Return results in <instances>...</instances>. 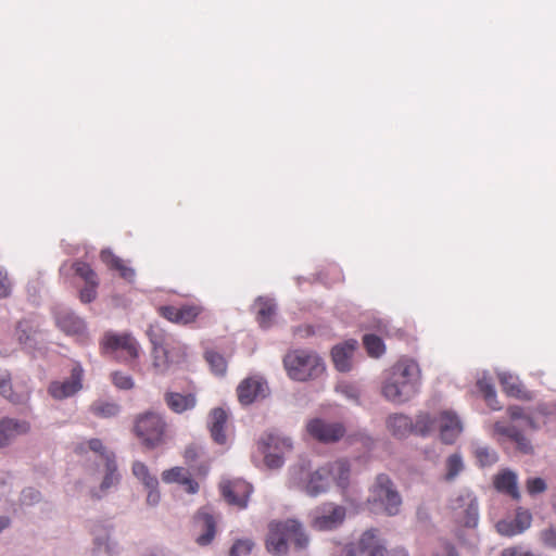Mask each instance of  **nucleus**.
<instances>
[{
	"label": "nucleus",
	"mask_w": 556,
	"mask_h": 556,
	"mask_svg": "<svg viewBox=\"0 0 556 556\" xmlns=\"http://www.w3.org/2000/svg\"><path fill=\"white\" fill-rule=\"evenodd\" d=\"M195 396L193 394L167 393L166 403L175 413H184L195 406Z\"/></svg>",
	"instance_id": "obj_35"
},
{
	"label": "nucleus",
	"mask_w": 556,
	"mask_h": 556,
	"mask_svg": "<svg viewBox=\"0 0 556 556\" xmlns=\"http://www.w3.org/2000/svg\"><path fill=\"white\" fill-rule=\"evenodd\" d=\"M535 413L549 416L556 413V404L555 403H539L535 407Z\"/></svg>",
	"instance_id": "obj_60"
},
{
	"label": "nucleus",
	"mask_w": 556,
	"mask_h": 556,
	"mask_svg": "<svg viewBox=\"0 0 556 556\" xmlns=\"http://www.w3.org/2000/svg\"><path fill=\"white\" fill-rule=\"evenodd\" d=\"M189 472L184 467H173L170 469L164 470L162 473V480L165 483H180L182 484Z\"/></svg>",
	"instance_id": "obj_44"
},
{
	"label": "nucleus",
	"mask_w": 556,
	"mask_h": 556,
	"mask_svg": "<svg viewBox=\"0 0 556 556\" xmlns=\"http://www.w3.org/2000/svg\"><path fill=\"white\" fill-rule=\"evenodd\" d=\"M386 427L396 439H405L413 432L412 419L402 413H394L387 417Z\"/></svg>",
	"instance_id": "obj_28"
},
{
	"label": "nucleus",
	"mask_w": 556,
	"mask_h": 556,
	"mask_svg": "<svg viewBox=\"0 0 556 556\" xmlns=\"http://www.w3.org/2000/svg\"><path fill=\"white\" fill-rule=\"evenodd\" d=\"M368 503L374 510H381L388 516H396L402 506V496L389 476L380 473L370 486Z\"/></svg>",
	"instance_id": "obj_7"
},
{
	"label": "nucleus",
	"mask_w": 556,
	"mask_h": 556,
	"mask_svg": "<svg viewBox=\"0 0 556 556\" xmlns=\"http://www.w3.org/2000/svg\"><path fill=\"white\" fill-rule=\"evenodd\" d=\"M11 293V282L8 278V274L0 271V298H7Z\"/></svg>",
	"instance_id": "obj_57"
},
{
	"label": "nucleus",
	"mask_w": 556,
	"mask_h": 556,
	"mask_svg": "<svg viewBox=\"0 0 556 556\" xmlns=\"http://www.w3.org/2000/svg\"><path fill=\"white\" fill-rule=\"evenodd\" d=\"M472 453L480 467H491L498 462L497 452L485 444L472 443Z\"/></svg>",
	"instance_id": "obj_34"
},
{
	"label": "nucleus",
	"mask_w": 556,
	"mask_h": 556,
	"mask_svg": "<svg viewBox=\"0 0 556 556\" xmlns=\"http://www.w3.org/2000/svg\"><path fill=\"white\" fill-rule=\"evenodd\" d=\"M293 447L289 437L277 433H267L258 441V450L264 456L268 469H279L285 464V454Z\"/></svg>",
	"instance_id": "obj_9"
},
{
	"label": "nucleus",
	"mask_w": 556,
	"mask_h": 556,
	"mask_svg": "<svg viewBox=\"0 0 556 556\" xmlns=\"http://www.w3.org/2000/svg\"><path fill=\"white\" fill-rule=\"evenodd\" d=\"M541 544L547 548L556 549V527L548 526L539 533Z\"/></svg>",
	"instance_id": "obj_46"
},
{
	"label": "nucleus",
	"mask_w": 556,
	"mask_h": 556,
	"mask_svg": "<svg viewBox=\"0 0 556 556\" xmlns=\"http://www.w3.org/2000/svg\"><path fill=\"white\" fill-rule=\"evenodd\" d=\"M307 433L315 440L329 444L336 443L345 434L341 422H331L321 418H313L306 424Z\"/></svg>",
	"instance_id": "obj_16"
},
{
	"label": "nucleus",
	"mask_w": 556,
	"mask_h": 556,
	"mask_svg": "<svg viewBox=\"0 0 556 556\" xmlns=\"http://www.w3.org/2000/svg\"><path fill=\"white\" fill-rule=\"evenodd\" d=\"M74 270L86 282H93L98 280L96 273L91 269V267L88 264L84 262H76L74 264Z\"/></svg>",
	"instance_id": "obj_50"
},
{
	"label": "nucleus",
	"mask_w": 556,
	"mask_h": 556,
	"mask_svg": "<svg viewBox=\"0 0 556 556\" xmlns=\"http://www.w3.org/2000/svg\"><path fill=\"white\" fill-rule=\"evenodd\" d=\"M514 520L516 522L517 531L520 534L530 528L532 522V515L529 510L518 509Z\"/></svg>",
	"instance_id": "obj_48"
},
{
	"label": "nucleus",
	"mask_w": 556,
	"mask_h": 556,
	"mask_svg": "<svg viewBox=\"0 0 556 556\" xmlns=\"http://www.w3.org/2000/svg\"><path fill=\"white\" fill-rule=\"evenodd\" d=\"M16 336L20 343L28 352L39 351L43 340L42 333L34 328L29 321H21L16 328Z\"/></svg>",
	"instance_id": "obj_24"
},
{
	"label": "nucleus",
	"mask_w": 556,
	"mask_h": 556,
	"mask_svg": "<svg viewBox=\"0 0 556 556\" xmlns=\"http://www.w3.org/2000/svg\"><path fill=\"white\" fill-rule=\"evenodd\" d=\"M287 485L289 489L300 491L309 497L325 494L331 488L330 478L325 466L314 469L307 460H301L289 468Z\"/></svg>",
	"instance_id": "obj_3"
},
{
	"label": "nucleus",
	"mask_w": 556,
	"mask_h": 556,
	"mask_svg": "<svg viewBox=\"0 0 556 556\" xmlns=\"http://www.w3.org/2000/svg\"><path fill=\"white\" fill-rule=\"evenodd\" d=\"M337 392L344 395L348 400L352 402L358 401V391L355 387L346 383H341L337 387Z\"/></svg>",
	"instance_id": "obj_56"
},
{
	"label": "nucleus",
	"mask_w": 556,
	"mask_h": 556,
	"mask_svg": "<svg viewBox=\"0 0 556 556\" xmlns=\"http://www.w3.org/2000/svg\"><path fill=\"white\" fill-rule=\"evenodd\" d=\"M90 451L99 456L97 472L102 476L99 486L90 489V496L94 500H101L110 491L117 486L121 475L117 470V464L113 452L109 451L100 439H90L87 441Z\"/></svg>",
	"instance_id": "obj_5"
},
{
	"label": "nucleus",
	"mask_w": 556,
	"mask_h": 556,
	"mask_svg": "<svg viewBox=\"0 0 556 556\" xmlns=\"http://www.w3.org/2000/svg\"><path fill=\"white\" fill-rule=\"evenodd\" d=\"M195 522L202 530V533L197 538V543L201 546L208 545L216 533V522L214 517L205 510H200L195 516Z\"/></svg>",
	"instance_id": "obj_30"
},
{
	"label": "nucleus",
	"mask_w": 556,
	"mask_h": 556,
	"mask_svg": "<svg viewBox=\"0 0 556 556\" xmlns=\"http://www.w3.org/2000/svg\"><path fill=\"white\" fill-rule=\"evenodd\" d=\"M502 556H535L532 552L522 547H508L502 552Z\"/></svg>",
	"instance_id": "obj_59"
},
{
	"label": "nucleus",
	"mask_w": 556,
	"mask_h": 556,
	"mask_svg": "<svg viewBox=\"0 0 556 556\" xmlns=\"http://www.w3.org/2000/svg\"><path fill=\"white\" fill-rule=\"evenodd\" d=\"M344 506L328 502L316 507L312 513V527L319 531H329L341 526L345 519Z\"/></svg>",
	"instance_id": "obj_13"
},
{
	"label": "nucleus",
	"mask_w": 556,
	"mask_h": 556,
	"mask_svg": "<svg viewBox=\"0 0 556 556\" xmlns=\"http://www.w3.org/2000/svg\"><path fill=\"white\" fill-rule=\"evenodd\" d=\"M101 260L108 266L117 269L124 279L128 281L134 279L135 270L130 267H127L119 257L112 253V251L103 250L101 252Z\"/></svg>",
	"instance_id": "obj_37"
},
{
	"label": "nucleus",
	"mask_w": 556,
	"mask_h": 556,
	"mask_svg": "<svg viewBox=\"0 0 556 556\" xmlns=\"http://www.w3.org/2000/svg\"><path fill=\"white\" fill-rule=\"evenodd\" d=\"M289 543H293L298 549H304L308 546L309 539L302 523L295 519L271 521L268 525L266 538L267 551L276 556L286 555Z\"/></svg>",
	"instance_id": "obj_4"
},
{
	"label": "nucleus",
	"mask_w": 556,
	"mask_h": 556,
	"mask_svg": "<svg viewBox=\"0 0 556 556\" xmlns=\"http://www.w3.org/2000/svg\"><path fill=\"white\" fill-rule=\"evenodd\" d=\"M337 556H357V548L353 544L344 545Z\"/></svg>",
	"instance_id": "obj_63"
},
{
	"label": "nucleus",
	"mask_w": 556,
	"mask_h": 556,
	"mask_svg": "<svg viewBox=\"0 0 556 556\" xmlns=\"http://www.w3.org/2000/svg\"><path fill=\"white\" fill-rule=\"evenodd\" d=\"M357 346V341L349 340L332 349V361L339 371H349L352 368V357Z\"/></svg>",
	"instance_id": "obj_27"
},
{
	"label": "nucleus",
	"mask_w": 556,
	"mask_h": 556,
	"mask_svg": "<svg viewBox=\"0 0 556 556\" xmlns=\"http://www.w3.org/2000/svg\"><path fill=\"white\" fill-rule=\"evenodd\" d=\"M253 547V542L249 539L238 540L230 549V556H248Z\"/></svg>",
	"instance_id": "obj_49"
},
{
	"label": "nucleus",
	"mask_w": 556,
	"mask_h": 556,
	"mask_svg": "<svg viewBox=\"0 0 556 556\" xmlns=\"http://www.w3.org/2000/svg\"><path fill=\"white\" fill-rule=\"evenodd\" d=\"M494 433L503 435L516 443L517 448L528 454L532 451L530 441L523 435L522 431L515 425H507L504 421H496L494 424Z\"/></svg>",
	"instance_id": "obj_23"
},
{
	"label": "nucleus",
	"mask_w": 556,
	"mask_h": 556,
	"mask_svg": "<svg viewBox=\"0 0 556 556\" xmlns=\"http://www.w3.org/2000/svg\"><path fill=\"white\" fill-rule=\"evenodd\" d=\"M203 454V448L197 444H190L185 450V459L188 464L192 465Z\"/></svg>",
	"instance_id": "obj_55"
},
{
	"label": "nucleus",
	"mask_w": 556,
	"mask_h": 556,
	"mask_svg": "<svg viewBox=\"0 0 556 556\" xmlns=\"http://www.w3.org/2000/svg\"><path fill=\"white\" fill-rule=\"evenodd\" d=\"M102 348L105 354H114L122 351L126 354L124 362L131 364L140 355L141 346L136 338L128 332H106L102 339Z\"/></svg>",
	"instance_id": "obj_11"
},
{
	"label": "nucleus",
	"mask_w": 556,
	"mask_h": 556,
	"mask_svg": "<svg viewBox=\"0 0 556 556\" xmlns=\"http://www.w3.org/2000/svg\"><path fill=\"white\" fill-rule=\"evenodd\" d=\"M41 498V494L34 488H26L22 491L20 501L22 505L30 506L38 503Z\"/></svg>",
	"instance_id": "obj_52"
},
{
	"label": "nucleus",
	"mask_w": 556,
	"mask_h": 556,
	"mask_svg": "<svg viewBox=\"0 0 556 556\" xmlns=\"http://www.w3.org/2000/svg\"><path fill=\"white\" fill-rule=\"evenodd\" d=\"M445 468V480L454 481L465 468L462 455L458 453L451 454L446 458Z\"/></svg>",
	"instance_id": "obj_41"
},
{
	"label": "nucleus",
	"mask_w": 556,
	"mask_h": 556,
	"mask_svg": "<svg viewBox=\"0 0 556 556\" xmlns=\"http://www.w3.org/2000/svg\"><path fill=\"white\" fill-rule=\"evenodd\" d=\"M358 549L366 556H386V548L375 530L363 533L358 542Z\"/></svg>",
	"instance_id": "obj_32"
},
{
	"label": "nucleus",
	"mask_w": 556,
	"mask_h": 556,
	"mask_svg": "<svg viewBox=\"0 0 556 556\" xmlns=\"http://www.w3.org/2000/svg\"><path fill=\"white\" fill-rule=\"evenodd\" d=\"M494 486L497 491L510 495L515 500L520 498L517 473L510 469H503L494 477Z\"/></svg>",
	"instance_id": "obj_29"
},
{
	"label": "nucleus",
	"mask_w": 556,
	"mask_h": 556,
	"mask_svg": "<svg viewBox=\"0 0 556 556\" xmlns=\"http://www.w3.org/2000/svg\"><path fill=\"white\" fill-rule=\"evenodd\" d=\"M507 414L511 420H522L523 424L530 429L538 430L539 426L535 422L534 418L525 413L523 408L517 405L509 406L507 408Z\"/></svg>",
	"instance_id": "obj_43"
},
{
	"label": "nucleus",
	"mask_w": 556,
	"mask_h": 556,
	"mask_svg": "<svg viewBox=\"0 0 556 556\" xmlns=\"http://www.w3.org/2000/svg\"><path fill=\"white\" fill-rule=\"evenodd\" d=\"M477 387L479 391L482 393L488 406L493 410H500L502 408L497 396L495 388L492 383L491 378L483 375L481 378L477 381Z\"/></svg>",
	"instance_id": "obj_36"
},
{
	"label": "nucleus",
	"mask_w": 556,
	"mask_h": 556,
	"mask_svg": "<svg viewBox=\"0 0 556 556\" xmlns=\"http://www.w3.org/2000/svg\"><path fill=\"white\" fill-rule=\"evenodd\" d=\"M29 388L25 381H13L11 374H0V394L13 404H23L29 399Z\"/></svg>",
	"instance_id": "obj_18"
},
{
	"label": "nucleus",
	"mask_w": 556,
	"mask_h": 556,
	"mask_svg": "<svg viewBox=\"0 0 556 556\" xmlns=\"http://www.w3.org/2000/svg\"><path fill=\"white\" fill-rule=\"evenodd\" d=\"M112 382L114 386L121 390H130L134 388V380L131 376L123 372L115 371L112 374Z\"/></svg>",
	"instance_id": "obj_47"
},
{
	"label": "nucleus",
	"mask_w": 556,
	"mask_h": 556,
	"mask_svg": "<svg viewBox=\"0 0 556 556\" xmlns=\"http://www.w3.org/2000/svg\"><path fill=\"white\" fill-rule=\"evenodd\" d=\"M363 342L370 356L379 357L384 353L386 348L381 338L375 334H365Z\"/></svg>",
	"instance_id": "obj_42"
},
{
	"label": "nucleus",
	"mask_w": 556,
	"mask_h": 556,
	"mask_svg": "<svg viewBox=\"0 0 556 556\" xmlns=\"http://www.w3.org/2000/svg\"><path fill=\"white\" fill-rule=\"evenodd\" d=\"M205 358L214 374L222 376L226 372L227 364L225 358L220 354L214 351H208L205 354Z\"/></svg>",
	"instance_id": "obj_45"
},
{
	"label": "nucleus",
	"mask_w": 556,
	"mask_h": 556,
	"mask_svg": "<svg viewBox=\"0 0 556 556\" xmlns=\"http://www.w3.org/2000/svg\"><path fill=\"white\" fill-rule=\"evenodd\" d=\"M448 509L454 521L466 528H476L479 523V501L468 488H460L450 498Z\"/></svg>",
	"instance_id": "obj_8"
},
{
	"label": "nucleus",
	"mask_w": 556,
	"mask_h": 556,
	"mask_svg": "<svg viewBox=\"0 0 556 556\" xmlns=\"http://www.w3.org/2000/svg\"><path fill=\"white\" fill-rule=\"evenodd\" d=\"M132 473L143 484L146 490L159 488L157 478L150 472L142 462H135L132 464Z\"/></svg>",
	"instance_id": "obj_40"
},
{
	"label": "nucleus",
	"mask_w": 556,
	"mask_h": 556,
	"mask_svg": "<svg viewBox=\"0 0 556 556\" xmlns=\"http://www.w3.org/2000/svg\"><path fill=\"white\" fill-rule=\"evenodd\" d=\"M387 556H408V553L402 547H396L388 552Z\"/></svg>",
	"instance_id": "obj_64"
},
{
	"label": "nucleus",
	"mask_w": 556,
	"mask_h": 556,
	"mask_svg": "<svg viewBox=\"0 0 556 556\" xmlns=\"http://www.w3.org/2000/svg\"><path fill=\"white\" fill-rule=\"evenodd\" d=\"M328 477L330 478L331 485L334 484L342 491H345L350 485L351 480V465L348 459L339 458L333 462L324 464Z\"/></svg>",
	"instance_id": "obj_20"
},
{
	"label": "nucleus",
	"mask_w": 556,
	"mask_h": 556,
	"mask_svg": "<svg viewBox=\"0 0 556 556\" xmlns=\"http://www.w3.org/2000/svg\"><path fill=\"white\" fill-rule=\"evenodd\" d=\"M227 413L223 408H214L208 416V428L213 440L218 444H225L227 435L225 426L227 422Z\"/></svg>",
	"instance_id": "obj_31"
},
{
	"label": "nucleus",
	"mask_w": 556,
	"mask_h": 556,
	"mask_svg": "<svg viewBox=\"0 0 556 556\" xmlns=\"http://www.w3.org/2000/svg\"><path fill=\"white\" fill-rule=\"evenodd\" d=\"M283 366L290 379L307 381L319 378L325 371L321 357L309 350H293L283 357Z\"/></svg>",
	"instance_id": "obj_6"
},
{
	"label": "nucleus",
	"mask_w": 556,
	"mask_h": 556,
	"mask_svg": "<svg viewBox=\"0 0 556 556\" xmlns=\"http://www.w3.org/2000/svg\"><path fill=\"white\" fill-rule=\"evenodd\" d=\"M97 286H98V280L93 281V282H86L85 288H83L80 290V294H79L80 301L83 303H90L96 299Z\"/></svg>",
	"instance_id": "obj_54"
},
{
	"label": "nucleus",
	"mask_w": 556,
	"mask_h": 556,
	"mask_svg": "<svg viewBox=\"0 0 556 556\" xmlns=\"http://www.w3.org/2000/svg\"><path fill=\"white\" fill-rule=\"evenodd\" d=\"M165 422L161 415L156 413H147L140 416L135 425L137 437L148 447L157 446L163 438Z\"/></svg>",
	"instance_id": "obj_12"
},
{
	"label": "nucleus",
	"mask_w": 556,
	"mask_h": 556,
	"mask_svg": "<svg viewBox=\"0 0 556 556\" xmlns=\"http://www.w3.org/2000/svg\"><path fill=\"white\" fill-rule=\"evenodd\" d=\"M202 308L198 305H184L181 307L162 306L160 314L167 320L180 325H187L195 320Z\"/></svg>",
	"instance_id": "obj_22"
},
{
	"label": "nucleus",
	"mask_w": 556,
	"mask_h": 556,
	"mask_svg": "<svg viewBox=\"0 0 556 556\" xmlns=\"http://www.w3.org/2000/svg\"><path fill=\"white\" fill-rule=\"evenodd\" d=\"M438 426V419L428 413H419L413 424V431L419 435H429Z\"/></svg>",
	"instance_id": "obj_39"
},
{
	"label": "nucleus",
	"mask_w": 556,
	"mask_h": 556,
	"mask_svg": "<svg viewBox=\"0 0 556 556\" xmlns=\"http://www.w3.org/2000/svg\"><path fill=\"white\" fill-rule=\"evenodd\" d=\"M421 368L409 357H402L382 372L381 395L395 405L407 403L421 387Z\"/></svg>",
	"instance_id": "obj_1"
},
{
	"label": "nucleus",
	"mask_w": 556,
	"mask_h": 556,
	"mask_svg": "<svg viewBox=\"0 0 556 556\" xmlns=\"http://www.w3.org/2000/svg\"><path fill=\"white\" fill-rule=\"evenodd\" d=\"M93 552L106 556H117L122 546L115 536L114 526L109 520H97L90 528Z\"/></svg>",
	"instance_id": "obj_10"
},
{
	"label": "nucleus",
	"mask_w": 556,
	"mask_h": 556,
	"mask_svg": "<svg viewBox=\"0 0 556 556\" xmlns=\"http://www.w3.org/2000/svg\"><path fill=\"white\" fill-rule=\"evenodd\" d=\"M90 412L99 418H112L119 414L121 406L115 402L98 400L90 405Z\"/></svg>",
	"instance_id": "obj_38"
},
{
	"label": "nucleus",
	"mask_w": 556,
	"mask_h": 556,
	"mask_svg": "<svg viewBox=\"0 0 556 556\" xmlns=\"http://www.w3.org/2000/svg\"><path fill=\"white\" fill-rule=\"evenodd\" d=\"M30 429L26 420L2 418L0 420V447L10 445L20 435L26 434Z\"/></svg>",
	"instance_id": "obj_21"
},
{
	"label": "nucleus",
	"mask_w": 556,
	"mask_h": 556,
	"mask_svg": "<svg viewBox=\"0 0 556 556\" xmlns=\"http://www.w3.org/2000/svg\"><path fill=\"white\" fill-rule=\"evenodd\" d=\"M497 376L504 392L508 396L527 401L532 399L531 393L523 388L518 376L508 371H498Z\"/></svg>",
	"instance_id": "obj_26"
},
{
	"label": "nucleus",
	"mask_w": 556,
	"mask_h": 556,
	"mask_svg": "<svg viewBox=\"0 0 556 556\" xmlns=\"http://www.w3.org/2000/svg\"><path fill=\"white\" fill-rule=\"evenodd\" d=\"M220 492L224 500L231 506L239 509L248 507L249 497L253 486L242 479H224L220 484Z\"/></svg>",
	"instance_id": "obj_15"
},
{
	"label": "nucleus",
	"mask_w": 556,
	"mask_h": 556,
	"mask_svg": "<svg viewBox=\"0 0 556 556\" xmlns=\"http://www.w3.org/2000/svg\"><path fill=\"white\" fill-rule=\"evenodd\" d=\"M147 336L152 345L151 368L155 375L165 376L186 359L187 348L166 341L162 330L157 327L151 325L147 330Z\"/></svg>",
	"instance_id": "obj_2"
},
{
	"label": "nucleus",
	"mask_w": 556,
	"mask_h": 556,
	"mask_svg": "<svg viewBox=\"0 0 556 556\" xmlns=\"http://www.w3.org/2000/svg\"><path fill=\"white\" fill-rule=\"evenodd\" d=\"M58 327L70 336H80L85 332V321L70 309H61L55 315Z\"/></svg>",
	"instance_id": "obj_25"
},
{
	"label": "nucleus",
	"mask_w": 556,
	"mask_h": 556,
	"mask_svg": "<svg viewBox=\"0 0 556 556\" xmlns=\"http://www.w3.org/2000/svg\"><path fill=\"white\" fill-rule=\"evenodd\" d=\"M182 485L186 486V491L190 494H195L199 491V484L194 480L190 478V476L187 477Z\"/></svg>",
	"instance_id": "obj_62"
},
{
	"label": "nucleus",
	"mask_w": 556,
	"mask_h": 556,
	"mask_svg": "<svg viewBox=\"0 0 556 556\" xmlns=\"http://www.w3.org/2000/svg\"><path fill=\"white\" fill-rule=\"evenodd\" d=\"M434 556H458V553L450 543H443L435 552Z\"/></svg>",
	"instance_id": "obj_61"
},
{
	"label": "nucleus",
	"mask_w": 556,
	"mask_h": 556,
	"mask_svg": "<svg viewBox=\"0 0 556 556\" xmlns=\"http://www.w3.org/2000/svg\"><path fill=\"white\" fill-rule=\"evenodd\" d=\"M526 488L530 495H536L543 493L547 486L542 478L533 477L527 480Z\"/></svg>",
	"instance_id": "obj_51"
},
{
	"label": "nucleus",
	"mask_w": 556,
	"mask_h": 556,
	"mask_svg": "<svg viewBox=\"0 0 556 556\" xmlns=\"http://www.w3.org/2000/svg\"><path fill=\"white\" fill-rule=\"evenodd\" d=\"M268 387L260 377H249L240 382L237 388L238 400L242 405H249L267 395Z\"/></svg>",
	"instance_id": "obj_19"
},
{
	"label": "nucleus",
	"mask_w": 556,
	"mask_h": 556,
	"mask_svg": "<svg viewBox=\"0 0 556 556\" xmlns=\"http://www.w3.org/2000/svg\"><path fill=\"white\" fill-rule=\"evenodd\" d=\"M147 505L151 506V507H155L160 504V501H161V493L159 491V488H153V489H147Z\"/></svg>",
	"instance_id": "obj_58"
},
{
	"label": "nucleus",
	"mask_w": 556,
	"mask_h": 556,
	"mask_svg": "<svg viewBox=\"0 0 556 556\" xmlns=\"http://www.w3.org/2000/svg\"><path fill=\"white\" fill-rule=\"evenodd\" d=\"M496 530L502 535L514 536L519 534L515 520H501L496 523Z\"/></svg>",
	"instance_id": "obj_53"
},
{
	"label": "nucleus",
	"mask_w": 556,
	"mask_h": 556,
	"mask_svg": "<svg viewBox=\"0 0 556 556\" xmlns=\"http://www.w3.org/2000/svg\"><path fill=\"white\" fill-rule=\"evenodd\" d=\"M257 321L262 328H268L273 324L276 305L271 299L260 296L254 304Z\"/></svg>",
	"instance_id": "obj_33"
},
{
	"label": "nucleus",
	"mask_w": 556,
	"mask_h": 556,
	"mask_svg": "<svg viewBox=\"0 0 556 556\" xmlns=\"http://www.w3.org/2000/svg\"><path fill=\"white\" fill-rule=\"evenodd\" d=\"M440 439L445 444H453L464 430L459 416L453 410H442L438 417Z\"/></svg>",
	"instance_id": "obj_17"
},
{
	"label": "nucleus",
	"mask_w": 556,
	"mask_h": 556,
	"mask_svg": "<svg viewBox=\"0 0 556 556\" xmlns=\"http://www.w3.org/2000/svg\"><path fill=\"white\" fill-rule=\"evenodd\" d=\"M84 369L79 364H76L70 377L64 380H54L48 387V393L58 401H62L74 396L83 389Z\"/></svg>",
	"instance_id": "obj_14"
}]
</instances>
